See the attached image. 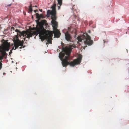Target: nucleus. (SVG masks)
<instances>
[{"label":"nucleus","instance_id":"1","mask_svg":"<svg viewBox=\"0 0 129 129\" xmlns=\"http://www.w3.org/2000/svg\"><path fill=\"white\" fill-rule=\"evenodd\" d=\"M40 19H38L36 20L37 23L36 31L31 32L32 36L33 35H37L39 34V37L42 40L45 39H47V42L49 44H52V39L53 33L51 31H47L43 27L44 25L45 28L48 25L46 23V21L45 20H42L41 21H39Z\"/></svg>","mask_w":129,"mask_h":129},{"label":"nucleus","instance_id":"2","mask_svg":"<svg viewBox=\"0 0 129 129\" xmlns=\"http://www.w3.org/2000/svg\"><path fill=\"white\" fill-rule=\"evenodd\" d=\"M71 57H59L62 61V64L63 67H65L69 65L70 67H74L75 66L79 65L81 62L82 57H78L70 61L72 59Z\"/></svg>","mask_w":129,"mask_h":129},{"label":"nucleus","instance_id":"3","mask_svg":"<svg viewBox=\"0 0 129 129\" xmlns=\"http://www.w3.org/2000/svg\"><path fill=\"white\" fill-rule=\"evenodd\" d=\"M7 41L8 40L5 41L4 39L1 41L2 44L0 47V56H7V54L6 53L5 51L9 50L10 45V44Z\"/></svg>","mask_w":129,"mask_h":129},{"label":"nucleus","instance_id":"4","mask_svg":"<svg viewBox=\"0 0 129 129\" xmlns=\"http://www.w3.org/2000/svg\"><path fill=\"white\" fill-rule=\"evenodd\" d=\"M76 47V46L73 45L62 47V51L60 53L58 56H70L72 49Z\"/></svg>","mask_w":129,"mask_h":129},{"label":"nucleus","instance_id":"5","mask_svg":"<svg viewBox=\"0 0 129 129\" xmlns=\"http://www.w3.org/2000/svg\"><path fill=\"white\" fill-rule=\"evenodd\" d=\"M77 39L78 40V41L79 42H81L82 40H85L84 41V43L89 46L91 45L93 43V41L91 39L90 36L86 33H84L81 36H78Z\"/></svg>","mask_w":129,"mask_h":129},{"label":"nucleus","instance_id":"6","mask_svg":"<svg viewBox=\"0 0 129 129\" xmlns=\"http://www.w3.org/2000/svg\"><path fill=\"white\" fill-rule=\"evenodd\" d=\"M13 41L14 43V47L12 49L15 50L19 46H20L19 47L20 49L22 48H24V46L23 45L24 42L23 40L21 41L18 38L17 36H16L13 38Z\"/></svg>","mask_w":129,"mask_h":129},{"label":"nucleus","instance_id":"7","mask_svg":"<svg viewBox=\"0 0 129 129\" xmlns=\"http://www.w3.org/2000/svg\"><path fill=\"white\" fill-rule=\"evenodd\" d=\"M15 31L17 32L18 34L20 36H22L23 37L25 36V37L29 39L30 37H32V34L31 32H28L26 31H23L22 32L20 31L18 29H16Z\"/></svg>","mask_w":129,"mask_h":129},{"label":"nucleus","instance_id":"8","mask_svg":"<svg viewBox=\"0 0 129 129\" xmlns=\"http://www.w3.org/2000/svg\"><path fill=\"white\" fill-rule=\"evenodd\" d=\"M53 30L54 31H53L54 34V37L57 38L59 37L61 34L59 30L57 29Z\"/></svg>","mask_w":129,"mask_h":129},{"label":"nucleus","instance_id":"9","mask_svg":"<svg viewBox=\"0 0 129 129\" xmlns=\"http://www.w3.org/2000/svg\"><path fill=\"white\" fill-rule=\"evenodd\" d=\"M65 35L66 40L68 41L71 42L72 38L68 32L65 33Z\"/></svg>","mask_w":129,"mask_h":129},{"label":"nucleus","instance_id":"10","mask_svg":"<svg viewBox=\"0 0 129 129\" xmlns=\"http://www.w3.org/2000/svg\"><path fill=\"white\" fill-rule=\"evenodd\" d=\"M51 23L52 25V27L53 30L57 29V22L56 21H51Z\"/></svg>","mask_w":129,"mask_h":129},{"label":"nucleus","instance_id":"11","mask_svg":"<svg viewBox=\"0 0 129 129\" xmlns=\"http://www.w3.org/2000/svg\"><path fill=\"white\" fill-rule=\"evenodd\" d=\"M56 12H53V14L51 15V19L52 20L51 21H56Z\"/></svg>","mask_w":129,"mask_h":129},{"label":"nucleus","instance_id":"12","mask_svg":"<svg viewBox=\"0 0 129 129\" xmlns=\"http://www.w3.org/2000/svg\"><path fill=\"white\" fill-rule=\"evenodd\" d=\"M36 18L38 19H40L41 18H44L43 14H41L40 15L38 13H37L36 14Z\"/></svg>","mask_w":129,"mask_h":129},{"label":"nucleus","instance_id":"13","mask_svg":"<svg viewBox=\"0 0 129 129\" xmlns=\"http://www.w3.org/2000/svg\"><path fill=\"white\" fill-rule=\"evenodd\" d=\"M55 13L54 11H51L50 10H48L47 11V14L48 15H51L53 14V12Z\"/></svg>","mask_w":129,"mask_h":129},{"label":"nucleus","instance_id":"14","mask_svg":"<svg viewBox=\"0 0 129 129\" xmlns=\"http://www.w3.org/2000/svg\"><path fill=\"white\" fill-rule=\"evenodd\" d=\"M56 4H54L52 6L51 8L52 9L53 11H54L55 12H56V10L55 9V7L56 6Z\"/></svg>","mask_w":129,"mask_h":129},{"label":"nucleus","instance_id":"15","mask_svg":"<svg viewBox=\"0 0 129 129\" xmlns=\"http://www.w3.org/2000/svg\"><path fill=\"white\" fill-rule=\"evenodd\" d=\"M58 2V5L61 6L62 3V0H57Z\"/></svg>","mask_w":129,"mask_h":129},{"label":"nucleus","instance_id":"16","mask_svg":"<svg viewBox=\"0 0 129 129\" xmlns=\"http://www.w3.org/2000/svg\"><path fill=\"white\" fill-rule=\"evenodd\" d=\"M29 10L30 12H32L33 11V9L32 8V4L31 3L29 7Z\"/></svg>","mask_w":129,"mask_h":129},{"label":"nucleus","instance_id":"17","mask_svg":"<svg viewBox=\"0 0 129 129\" xmlns=\"http://www.w3.org/2000/svg\"><path fill=\"white\" fill-rule=\"evenodd\" d=\"M2 61V60L1 61V62H0V70L2 68V63H1Z\"/></svg>","mask_w":129,"mask_h":129},{"label":"nucleus","instance_id":"18","mask_svg":"<svg viewBox=\"0 0 129 129\" xmlns=\"http://www.w3.org/2000/svg\"><path fill=\"white\" fill-rule=\"evenodd\" d=\"M14 28L13 27H12L11 28V30H14Z\"/></svg>","mask_w":129,"mask_h":129},{"label":"nucleus","instance_id":"19","mask_svg":"<svg viewBox=\"0 0 129 129\" xmlns=\"http://www.w3.org/2000/svg\"><path fill=\"white\" fill-rule=\"evenodd\" d=\"M12 5V4H10L8 5L6 7H7L8 6H11Z\"/></svg>","mask_w":129,"mask_h":129},{"label":"nucleus","instance_id":"20","mask_svg":"<svg viewBox=\"0 0 129 129\" xmlns=\"http://www.w3.org/2000/svg\"><path fill=\"white\" fill-rule=\"evenodd\" d=\"M4 57H0V60H2L3 59Z\"/></svg>","mask_w":129,"mask_h":129},{"label":"nucleus","instance_id":"21","mask_svg":"<svg viewBox=\"0 0 129 129\" xmlns=\"http://www.w3.org/2000/svg\"><path fill=\"white\" fill-rule=\"evenodd\" d=\"M60 6V5H59V6H58V9L59 10L60 9V6Z\"/></svg>","mask_w":129,"mask_h":129},{"label":"nucleus","instance_id":"22","mask_svg":"<svg viewBox=\"0 0 129 129\" xmlns=\"http://www.w3.org/2000/svg\"><path fill=\"white\" fill-rule=\"evenodd\" d=\"M38 10H34V12L35 13H36L37 12H38Z\"/></svg>","mask_w":129,"mask_h":129},{"label":"nucleus","instance_id":"23","mask_svg":"<svg viewBox=\"0 0 129 129\" xmlns=\"http://www.w3.org/2000/svg\"><path fill=\"white\" fill-rule=\"evenodd\" d=\"M61 45H62V46L63 47V45H64V43H61Z\"/></svg>","mask_w":129,"mask_h":129},{"label":"nucleus","instance_id":"24","mask_svg":"<svg viewBox=\"0 0 129 129\" xmlns=\"http://www.w3.org/2000/svg\"><path fill=\"white\" fill-rule=\"evenodd\" d=\"M39 10L41 11V12H42V9H41V10Z\"/></svg>","mask_w":129,"mask_h":129},{"label":"nucleus","instance_id":"25","mask_svg":"<svg viewBox=\"0 0 129 129\" xmlns=\"http://www.w3.org/2000/svg\"><path fill=\"white\" fill-rule=\"evenodd\" d=\"M23 39H24V41H25V38H23Z\"/></svg>","mask_w":129,"mask_h":129},{"label":"nucleus","instance_id":"26","mask_svg":"<svg viewBox=\"0 0 129 129\" xmlns=\"http://www.w3.org/2000/svg\"><path fill=\"white\" fill-rule=\"evenodd\" d=\"M3 75H4L5 74V73H3Z\"/></svg>","mask_w":129,"mask_h":129},{"label":"nucleus","instance_id":"27","mask_svg":"<svg viewBox=\"0 0 129 129\" xmlns=\"http://www.w3.org/2000/svg\"><path fill=\"white\" fill-rule=\"evenodd\" d=\"M46 44H48V43H47H47H46Z\"/></svg>","mask_w":129,"mask_h":129},{"label":"nucleus","instance_id":"28","mask_svg":"<svg viewBox=\"0 0 129 129\" xmlns=\"http://www.w3.org/2000/svg\"><path fill=\"white\" fill-rule=\"evenodd\" d=\"M35 7H37V6H35Z\"/></svg>","mask_w":129,"mask_h":129},{"label":"nucleus","instance_id":"29","mask_svg":"<svg viewBox=\"0 0 129 129\" xmlns=\"http://www.w3.org/2000/svg\"><path fill=\"white\" fill-rule=\"evenodd\" d=\"M78 56L80 57V56Z\"/></svg>","mask_w":129,"mask_h":129}]
</instances>
